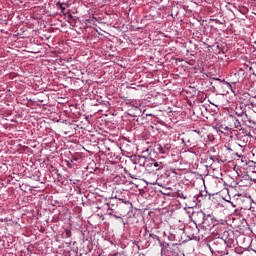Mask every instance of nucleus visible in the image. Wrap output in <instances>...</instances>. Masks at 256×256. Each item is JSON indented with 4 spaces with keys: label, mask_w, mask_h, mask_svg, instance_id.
Instances as JSON below:
<instances>
[{
    "label": "nucleus",
    "mask_w": 256,
    "mask_h": 256,
    "mask_svg": "<svg viewBox=\"0 0 256 256\" xmlns=\"http://www.w3.org/2000/svg\"><path fill=\"white\" fill-rule=\"evenodd\" d=\"M147 116L151 117V114H147Z\"/></svg>",
    "instance_id": "f3484780"
},
{
    "label": "nucleus",
    "mask_w": 256,
    "mask_h": 256,
    "mask_svg": "<svg viewBox=\"0 0 256 256\" xmlns=\"http://www.w3.org/2000/svg\"><path fill=\"white\" fill-rule=\"evenodd\" d=\"M113 207H115V205H114V204H112V208H113Z\"/></svg>",
    "instance_id": "412c9836"
},
{
    "label": "nucleus",
    "mask_w": 256,
    "mask_h": 256,
    "mask_svg": "<svg viewBox=\"0 0 256 256\" xmlns=\"http://www.w3.org/2000/svg\"><path fill=\"white\" fill-rule=\"evenodd\" d=\"M65 235L67 238L71 237V230H65Z\"/></svg>",
    "instance_id": "9d476101"
},
{
    "label": "nucleus",
    "mask_w": 256,
    "mask_h": 256,
    "mask_svg": "<svg viewBox=\"0 0 256 256\" xmlns=\"http://www.w3.org/2000/svg\"><path fill=\"white\" fill-rule=\"evenodd\" d=\"M37 7H39V6H34V12H35V9H37Z\"/></svg>",
    "instance_id": "4468645a"
},
{
    "label": "nucleus",
    "mask_w": 256,
    "mask_h": 256,
    "mask_svg": "<svg viewBox=\"0 0 256 256\" xmlns=\"http://www.w3.org/2000/svg\"><path fill=\"white\" fill-rule=\"evenodd\" d=\"M234 126H235V129H239L241 127V122H239V120H235Z\"/></svg>",
    "instance_id": "1a4fd4ad"
},
{
    "label": "nucleus",
    "mask_w": 256,
    "mask_h": 256,
    "mask_svg": "<svg viewBox=\"0 0 256 256\" xmlns=\"http://www.w3.org/2000/svg\"><path fill=\"white\" fill-rule=\"evenodd\" d=\"M153 163H154V167H158V169H156V171H159V169H163L164 165L163 162H156L155 159H152Z\"/></svg>",
    "instance_id": "423d86ee"
},
{
    "label": "nucleus",
    "mask_w": 256,
    "mask_h": 256,
    "mask_svg": "<svg viewBox=\"0 0 256 256\" xmlns=\"http://www.w3.org/2000/svg\"><path fill=\"white\" fill-rule=\"evenodd\" d=\"M252 151H253V153H256V148H254Z\"/></svg>",
    "instance_id": "ddd939ff"
},
{
    "label": "nucleus",
    "mask_w": 256,
    "mask_h": 256,
    "mask_svg": "<svg viewBox=\"0 0 256 256\" xmlns=\"http://www.w3.org/2000/svg\"><path fill=\"white\" fill-rule=\"evenodd\" d=\"M177 195H178V197H180V199H187V195H185V193H183V191H178Z\"/></svg>",
    "instance_id": "6e6552de"
},
{
    "label": "nucleus",
    "mask_w": 256,
    "mask_h": 256,
    "mask_svg": "<svg viewBox=\"0 0 256 256\" xmlns=\"http://www.w3.org/2000/svg\"><path fill=\"white\" fill-rule=\"evenodd\" d=\"M34 83H35L34 89H39V91H41V89H43V82H42L41 77L35 76Z\"/></svg>",
    "instance_id": "f03ea898"
},
{
    "label": "nucleus",
    "mask_w": 256,
    "mask_h": 256,
    "mask_svg": "<svg viewBox=\"0 0 256 256\" xmlns=\"http://www.w3.org/2000/svg\"><path fill=\"white\" fill-rule=\"evenodd\" d=\"M34 181H41V171L34 169Z\"/></svg>",
    "instance_id": "20e7f679"
},
{
    "label": "nucleus",
    "mask_w": 256,
    "mask_h": 256,
    "mask_svg": "<svg viewBox=\"0 0 256 256\" xmlns=\"http://www.w3.org/2000/svg\"><path fill=\"white\" fill-rule=\"evenodd\" d=\"M113 207H115V205H114V204H112V208H113Z\"/></svg>",
    "instance_id": "aec40b11"
},
{
    "label": "nucleus",
    "mask_w": 256,
    "mask_h": 256,
    "mask_svg": "<svg viewBox=\"0 0 256 256\" xmlns=\"http://www.w3.org/2000/svg\"><path fill=\"white\" fill-rule=\"evenodd\" d=\"M106 205H107V207H108V209H109L110 211H113V208L111 207V204L107 203Z\"/></svg>",
    "instance_id": "9b49d317"
},
{
    "label": "nucleus",
    "mask_w": 256,
    "mask_h": 256,
    "mask_svg": "<svg viewBox=\"0 0 256 256\" xmlns=\"http://www.w3.org/2000/svg\"><path fill=\"white\" fill-rule=\"evenodd\" d=\"M34 189H37V186H34Z\"/></svg>",
    "instance_id": "6ab92c4d"
},
{
    "label": "nucleus",
    "mask_w": 256,
    "mask_h": 256,
    "mask_svg": "<svg viewBox=\"0 0 256 256\" xmlns=\"http://www.w3.org/2000/svg\"><path fill=\"white\" fill-rule=\"evenodd\" d=\"M131 179H135V177H134V176H131Z\"/></svg>",
    "instance_id": "2eb2a0df"
},
{
    "label": "nucleus",
    "mask_w": 256,
    "mask_h": 256,
    "mask_svg": "<svg viewBox=\"0 0 256 256\" xmlns=\"http://www.w3.org/2000/svg\"><path fill=\"white\" fill-rule=\"evenodd\" d=\"M216 23H219L220 25L222 24L219 20H216Z\"/></svg>",
    "instance_id": "f8f14e48"
},
{
    "label": "nucleus",
    "mask_w": 256,
    "mask_h": 256,
    "mask_svg": "<svg viewBox=\"0 0 256 256\" xmlns=\"http://www.w3.org/2000/svg\"><path fill=\"white\" fill-rule=\"evenodd\" d=\"M217 131L220 133H225V131H229V127L225 125H219L217 126Z\"/></svg>",
    "instance_id": "39448f33"
},
{
    "label": "nucleus",
    "mask_w": 256,
    "mask_h": 256,
    "mask_svg": "<svg viewBox=\"0 0 256 256\" xmlns=\"http://www.w3.org/2000/svg\"><path fill=\"white\" fill-rule=\"evenodd\" d=\"M156 151H159V153H161V155H165V150L163 149V146H161V144H156Z\"/></svg>",
    "instance_id": "0eeeda50"
},
{
    "label": "nucleus",
    "mask_w": 256,
    "mask_h": 256,
    "mask_svg": "<svg viewBox=\"0 0 256 256\" xmlns=\"http://www.w3.org/2000/svg\"><path fill=\"white\" fill-rule=\"evenodd\" d=\"M34 53H39V51H34Z\"/></svg>",
    "instance_id": "dca6fc26"
},
{
    "label": "nucleus",
    "mask_w": 256,
    "mask_h": 256,
    "mask_svg": "<svg viewBox=\"0 0 256 256\" xmlns=\"http://www.w3.org/2000/svg\"><path fill=\"white\" fill-rule=\"evenodd\" d=\"M47 95H45L43 92H37L34 93L33 103L34 105H37V103H45Z\"/></svg>",
    "instance_id": "f257e3e1"
},
{
    "label": "nucleus",
    "mask_w": 256,
    "mask_h": 256,
    "mask_svg": "<svg viewBox=\"0 0 256 256\" xmlns=\"http://www.w3.org/2000/svg\"><path fill=\"white\" fill-rule=\"evenodd\" d=\"M64 5L67 6V4L57 2L56 7H59L61 9V12L63 13V15H67L68 11H67V8H65Z\"/></svg>",
    "instance_id": "7ed1b4c3"
},
{
    "label": "nucleus",
    "mask_w": 256,
    "mask_h": 256,
    "mask_svg": "<svg viewBox=\"0 0 256 256\" xmlns=\"http://www.w3.org/2000/svg\"><path fill=\"white\" fill-rule=\"evenodd\" d=\"M202 215V217H205V214H201Z\"/></svg>",
    "instance_id": "a211bd4d"
}]
</instances>
